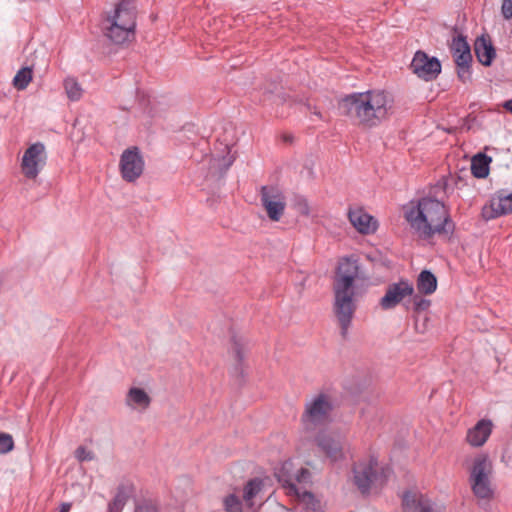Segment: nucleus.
Listing matches in <instances>:
<instances>
[{
    "label": "nucleus",
    "instance_id": "26",
    "mask_svg": "<svg viewBox=\"0 0 512 512\" xmlns=\"http://www.w3.org/2000/svg\"><path fill=\"white\" fill-rule=\"evenodd\" d=\"M63 88L67 98L72 102H77L83 97L84 89L74 77L65 78Z\"/></svg>",
    "mask_w": 512,
    "mask_h": 512
},
{
    "label": "nucleus",
    "instance_id": "33",
    "mask_svg": "<svg viewBox=\"0 0 512 512\" xmlns=\"http://www.w3.org/2000/svg\"><path fill=\"white\" fill-rule=\"evenodd\" d=\"M134 512H159V510L155 504L145 501L137 504Z\"/></svg>",
    "mask_w": 512,
    "mask_h": 512
},
{
    "label": "nucleus",
    "instance_id": "5",
    "mask_svg": "<svg viewBox=\"0 0 512 512\" xmlns=\"http://www.w3.org/2000/svg\"><path fill=\"white\" fill-rule=\"evenodd\" d=\"M334 403L332 397L324 392L317 393L306 400L301 415V423L306 432H321L332 421Z\"/></svg>",
    "mask_w": 512,
    "mask_h": 512
},
{
    "label": "nucleus",
    "instance_id": "32",
    "mask_svg": "<svg viewBox=\"0 0 512 512\" xmlns=\"http://www.w3.org/2000/svg\"><path fill=\"white\" fill-rule=\"evenodd\" d=\"M75 457L80 461H91L94 459V453L83 446H80L75 451Z\"/></svg>",
    "mask_w": 512,
    "mask_h": 512
},
{
    "label": "nucleus",
    "instance_id": "18",
    "mask_svg": "<svg viewBox=\"0 0 512 512\" xmlns=\"http://www.w3.org/2000/svg\"><path fill=\"white\" fill-rule=\"evenodd\" d=\"M348 217L353 227L362 234H369L376 229V221L363 209L350 210Z\"/></svg>",
    "mask_w": 512,
    "mask_h": 512
},
{
    "label": "nucleus",
    "instance_id": "36",
    "mask_svg": "<svg viewBox=\"0 0 512 512\" xmlns=\"http://www.w3.org/2000/svg\"><path fill=\"white\" fill-rule=\"evenodd\" d=\"M501 12L505 19L512 18V0H503Z\"/></svg>",
    "mask_w": 512,
    "mask_h": 512
},
{
    "label": "nucleus",
    "instance_id": "25",
    "mask_svg": "<svg viewBox=\"0 0 512 512\" xmlns=\"http://www.w3.org/2000/svg\"><path fill=\"white\" fill-rule=\"evenodd\" d=\"M291 496H295L299 500L305 512H322L320 502L315 499L313 494L303 490V487H299V494Z\"/></svg>",
    "mask_w": 512,
    "mask_h": 512
},
{
    "label": "nucleus",
    "instance_id": "38",
    "mask_svg": "<svg viewBox=\"0 0 512 512\" xmlns=\"http://www.w3.org/2000/svg\"><path fill=\"white\" fill-rule=\"evenodd\" d=\"M503 107L509 111L511 114H512V99L511 100H508L506 101L504 104H503Z\"/></svg>",
    "mask_w": 512,
    "mask_h": 512
},
{
    "label": "nucleus",
    "instance_id": "30",
    "mask_svg": "<svg viewBox=\"0 0 512 512\" xmlns=\"http://www.w3.org/2000/svg\"><path fill=\"white\" fill-rule=\"evenodd\" d=\"M14 448L13 437L5 432H0V454H6Z\"/></svg>",
    "mask_w": 512,
    "mask_h": 512
},
{
    "label": "nucleus",
    "instance_id": "23",
    "mask_svg": "<svg viewBox=\"0 0 512 512\" xmlns=\"http://www.w3.org/2000/svg\"><path fill=\"white\" fill-rule=\"evenodd\" d=\"M264 487V482L260 478H253L249 480L243 489V500L249 508L255 504V498L261 493Z\"/></svg>",
    "mask_w": 512,
    "mask_h": 512
},
{
    "label": "nucleus",
    "instance_id": "1",
    "mask_svg": "<svg viewBox=\"0 0 512 512\" xmlns=\"http://www.w3.org/2000/svg\"><path fill=\"white\" fill-rule=\"evenodd\" d=\"M368 276L357 258L343 257L339 260L333 280V311L341 328V335L346 337L357 305L367 289Z\"/></svg>",
    "mask_w": 512,
    "mask_h": 512
},
{
    "label": "nucleus",
    "instance_id": "6",
    "mask_svg": "<svg viewBox=\"0 0 512 512\" xmlns=\"http://www.w3.org/2000/svg\"><path fill=\"white\" fill-rule=\"evenodd\" d=\"M469 484L473 494L478 499L489 500L493 497L492 487L493 462L488 454L479 453L472 460L468 468Z\"/></svg>",
    "mask_w": 512,
    "mask_h": 512
},
{
    "label": "nucleus",
    "instance_id": "2",
    "mask_svg": "<svg viewBox=\"0 0 512 512\" xmlns=\"http://www.w3.org/2000/svg\"><path fill=\"white\" fill-rule=\"evenodd\" d=\"M343 114L354 119L359 125L373 128L392 115L393 97L383 90H368L345 96L340 104Z\"/></svg>",
    "mask_w": 512,
    "mask_h": 512
},
{
    "label": "nucleus",
    "instance_id": "28",
    "mask_svg": "<svg viewBox=\"0 0 512 512\" xmlns=\"http://www.w3.org/2000/svg\"><path fill=\"white\" fill-rule=\"evenodd\" d=\"M129 495L124 487H119L113 500L108 504L107 512H122Z\"/></svg>",
    "mask_w": 512,
    "mask_h": 512
},
{
    "label": "nucleus",
    "instance_id": "10",
    "mask_svg": "<svg viewBox=\"0 0 512 512\" xmlns=\"http://www.w3.org/2000/svg\"><path fill=\"white\" fill-rule=\"evenodd\" d=\"M261 203L272 221H279L282 217L286 202L283 193L276 187H261Z\"/></svg>",
    "mask_w": 512,
    "mask_h": 512
},
{
    "label": "nucleus",
    "instance_id": "9",
    "mask_svg": "<svg viewBox=\"0 0 512 512\" xmlns=\"http://www.w3.org/2000/svg\"><path fill=\"white\" fill-rule=\"evenodd\" d=\"M120 172L123 179L127 182H134L143 173L144 160L137 147H132L123 151L120 157Z\"/></svg>",
    "mask_w": 512,
    "mask_h": 512
},
{
    "label": "nucleus",
    "instance_id": "34",
    "mask_svg": "<svg viewBox=\"0 0 512 512\" xmlns=\"http://www.w3.org/2000/svg\"><path fill=\"white\" fill-rule=\"evenodd\" d=\"M457 68L458 77L463 82L470 79V64L457 65Z\"/></svg>",
    "mask_w": 512,
    "mask_h": 512
},
{
    "label": "nucleus",
    "instance_id": "39",
    "mask_svg": "<svg viewBox=\"0 0 512 512\" xmlns=\"http://www.w3.org/2000/svg\"><path fill=\"white\" fill-rule=\"evenodd\" d=\"M236 355H237V357H238V358H241V355H240V351H239V350H237V351H236Z\"/></svg>",
    "mask_w": 512,
    "mask_h": 512
},
{
    "label": "nucleus",
    "instance_id": "11",
    "mask_svg": "<svg viewBox=\"0 0 512 512\" xmlns=\"http://www.w3.org/2000/svg\"><path fill=\"white\" fill-rule=\"evenodd\" d=\"M413 294V285L408 280H400L388 285L379 304L383 310H390L400 304L406 297L412 296Z\"/></svg>",
    "mask_w": 512,
    "mask_h": 512
},
{
    "label": "nucleus",
    "instance_id": "17",
    "mask_svg": "<svg viewBox=\"0 0 512 512\" xmlns=\"http://www.w3.org/2000/svg\"><path fill=\"white\" fill-rule=\"evenodd\" d=\"M493 423L488 419L479 420L467 431L466 441L472 447L483 446L492 433Z\"/></svg>",
    "mask_w": 512,
    "mask_h": 512
},
{
    "label": "nucleus",
    "instance_id": "24",
    "mask_svg": "<svg viewBox=\"0 0 512 512\" xmlns=\"http://www.w3.org/2000/svg\"><path fill=\"white\" fill-rule=\"evenodd\" d=\"M437 288V279L428 270L422 271L417 278V290L421 294L430 295Z\"/></svg>",
    "mask_w": 512,
    "mask_h": 512
},
{
    "label": "nucleus",
    "instance_id": "20",
    "mask_svg": "<svg viewBox=\"0 0 512 512\" xmlns=\"http://www.w3.org/2000/svg\"><path fill=\"white\" fill-rule=\"evenodd\" d=\"M451 50L455 59L456 65L470 64L472 55L470 46L467 41L461 37H455L452 41Z\"/></svg>",
    "mask_w": 512,
    "mask_h": 512
},
{
    "label": "nucleus",
    "instance_id": "4",
    "mask_svg": "<svg viewBox=\"0 0 512 512\" xmlns=\"http://www.w3.org/2000/svg\"><path fill=\"white\" fill-rule=\"evenodd\" d=\"M136 8L131 0H121L106 14L102 22L104 35L115 44L135 37Z\"/></svg>",
    "mask_w": 512,
    "mask_h": 512
},
{
    "label": "nucleus",
    "instance_id": "12",
    "mask_svg": "<svg viewBox=\"0 0 512 512\" xmlns=\"http://www.w3.org/2000/svg\"><path fill=\"white\" fill-rule=\"evenodd\" d=\"M411 69L419 78L431 81L441 72V64L437 58H430L426 53L418 51L412 59Z\"/></svg>",
    "mask_w": 512,
    "mask_h": 512
},
{
    "label": "nucleus",
    "instance_id": "21",
    "mask_svg": "<svg viewBox=\"0 0 512 512\" xmlns=\"http://www.w3.org/2000/svg\"><path fill=\"white\" fill-rule=\"evenodd\" d=\"M474 50L481 64L485 66L491 65L496 53L490 41L486 40L484 37L478 38L475 41Z\"/></svg>",
    "mask_w": 512,
    "mask_h": 512
},
{
    "label": "nucleus",
    "instance_id": "37",
    "mask_svg": "<svg viewBox=\"0 0 512 512\" xmlns=\"http://www.w3.org/2000/svg\"><path fill=\"white\" fill-rule=\"evenodd\" d=\"M71 509V504L70 503H63L60 507V510L59 512H69Z\"/></svg>",
    "mask_w": 512,
    "mask_h": 512
},
{
    "label": "nucleus",
    "instance_id": "16",
    "mask_svg": "<svg viewBox=\"0 0 512 512\" xmlns=\"http://www.w3.org/2000/svg\"><path fill=\"white\" fill-rule=\"evenodd\" d=\"M402 506L404 512H442L440 509H434L426 496L411 491L404 493Z\"/></svg>",
    "mask_w": 512,
    "mask_h": 512
},
{
    "label": "nucleus",
    "instance_id": "22",
    "mask_svg": "<svg viewBox=\"0 0 512 512\" xmlns=\"http://www.w3.org/2000/svg\"><path fill=\"white\" fill-rule=\"evenodd\" d=\"M492 158L485 153H477L471 159V173L474 177L482 179L489 174V165Z\"/></svg>",
    "mask_w": 512,
    "mask_h": 512
},
{
    "label": "nucleus",
    "instance_id": "8",
    "mask_svg": "<svg viewBox=\"0 0 512 512\" xmlns=\"http://www.w3.org/2000/svg\"><path fill=\"white\" fill-rule=\"evenodd\" d=\"M47 160L46 149L43 143L36 142L30 145L21 159V171L28 179H36L44 168Z\"/></svg>",
    "mask_w": 512,
    "mask_h": 512
},
{
    "label": "nucleus",
    "instance_id": "7",
    "mask_svg": "<svg viewBox=\"0 0 512 512\" xmlns=\"http://www.w3.org/2000/svg\"><path fill=\"white\" fill-rule=\"evenodd\" d=\"M275 476L282 483L288 495L299 494V487L310 479V472L306 468H300L295 472L291 460L284 461L275 471Z\"/></svg>",
    "mask_w": 512,
    "mask_h": 512
},
{
    "label": "nucleus",
    "instance_id": "14",
    "mask_svg": "<svg viewBox=\"0 0 512 512\" xmlns=\"http://www.w3.org/2000/svg\"><path fill=\"white\" fill-rule=\"evenodd\" d=\"M315 441L320 450L332 461L343 457V439L339 434L323 430L318 432Z\"/></svg>",
    "mask_w": 512,
    "mask_h": 512
},
{
    "label": "nucleus",
    "instance_id": "19",
    "mask_svg": "<svg viewBox=\"0 0 512 512\" xmlns=\"http://www.w3.org/2000/svg\"><path fill=\"white\" fill-rule=\"evenodd\" d=\"M125 404L132 410L145 411L151 404V398L144 389L132 387L126 394Z\"/></svg>",
    "mask_w": 512,
    "mask_h": 512
},
{
    "label": "nucleus",
    "instance_id": "15",
    "mask_svg": "<svg viewBox=\"0 0 512 512\" xmlns=\"http://www.w3.org/2000/svg\"><path fill=\"white\" fill-rule=\"evenodd\" d=\"M512 213V193L499 191L482 209V216L486 220L497 218L501 215Z\"/></svg>",
    "mask_w": 512,
    "mask_h": 512
},
{
    "label": "nucleus",
    "instance_id": "35",
    "mask_svg": "<svg viewBox=\"0 0 512 512\" xmlns=\"http://www.w3.org/2000/svg\"><path fill=\"white\" fill-rule=\"evenodd\" d=\"M297 211L303 216L310 215V207L306 199L301 198L296 203Z\"/></svg>",
    "mask_w": 512,
    "mask_h": 512
},
{
    "label": "nucleus",
    "instance_id": "3",
    "mask_svg": "<svg viewBox=\"0 0 512 512\" xmlns=\"http://www.w3.org/2000/svg\"><path fill=\"white\" fill-rule=\"evenodd\" d=\"M411 228L421 238H430L435 234L447 232L450 226L448 210L445 205L434 198L424 197L416 206L405 213Z\"/></svg>",
    "mask_w": 512,
    "mask_h": 512
},
{
    "label": "nucleus",
    "instance_id": "29",
    "mask_svg": "<svg viewBox=\"0 0 512 512\" xmlns=\"http://www.w3.org/2000/svg\"><path fill=\"white\" fill-rule=\"evenodd\" d=\"M226 512H242V501L235 494H229L223 499Z\"/></svg>",
    "mask_w": 512,
    "mask_h": 512
},
{
    "label": "nucleus",
    "instance_id": "13",
    "mask_svg": "<svg viewBox=\"0 0 512 512\" xmlns=\"http://www.w3.org/2000/svg\"><path fill=\"white\" fill-rule=\"evenodd\" d=\"M377 461L373 458L355 464L354 483L362 493H367L377 480Z\"/></svg>",
    "mask_w": 512,
    "mask_h": 512
},
{
    "label": "nucleus",
    "instance_id": "27",
    "mask_svg": "<svg viewBox=\"0 0 512 512\" xmlns=\"http://www.w3.org/2000/svg\"><path fill=\"white\" fill-rule=\"evenodd\" d=\"M33 79V71L30 67L21 68L13 78V86L17 90H24Z\"/></svg>",
    "mask_w": 512,
    "mask_h": 512
},
{
    "label": "nucleus",
    "instance_id": "31",
    "mask_svg": "<svg viewBox=\"0 0 512 512\" xmlns=\"http://www.w3.org/2000/svg\"><path fill=\"white\" fill-rule=\"evenodd\" d=\"M415 311H424L429 308L430 300L423 298L421 295H412Z\"/></svg>",
    "mask_w": 512,
    "mask_h": 512
}]
</instances>
